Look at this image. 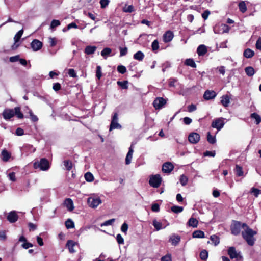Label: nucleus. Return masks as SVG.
<instances>
[{"instance_id":"c03bdc74","label":"nucleus","mask_w":261,"mask_h":261,"mask_svg":"<svg viewBox=\"0 0 261 261\" xmlns=\"http://www.w3.org/2000/svg\"><path fill=\"white\" fill-rule=\"evenodd\" d=\"M239 7L240 11L242 13L245 12L247 10V7L244 1H242L239 4Z\"/></svg>"},{"instance_id":"f257e3e1","label":"nucleus","mask_w":261,"mask_h":261,"mask_svg":"<svg viewBox=\"0 0 261 261\" xmlns=\"http://www.w3.org/2000/svg\"><path fill=\"white\" fill-rule=\"evenodd\" d=\"M243 228L244 230L242 232L243 239L250 246H253L255 239L253 237L257 234V232L251 229L246 223H243Z\"/></svg>"},{"instance_id":"bf43d9fd","label":"nucleus","mask_w":261,"mask_h":261,"mask_svg":"<svg viewBox=\"0 0 261 261\" xmlns=\"http://www.w3.org/2000/svg\"><path fill=\"white\" fill-rule=\"evenodd\" d=\"M116 240L119 244H123L124 243V239L120 234H118L116 236Z\"/></svg>"},{"instance_id":"8fccbe9b","label":"nucleus","mask_w":261,"mask_h":261,"mask_svg":"<svg viewBox=\"0 0 261 261\" xmlns=\"http://www.w3.org/2000/svg\"><path fill=\"white\" fill-rule=\"evenodd\" d=\"M208 257V252L206 250H203L200 253V257L202 260H205Z\"/></svg>"},{"instance_id":"5701e85b","label":"nucleus","mask_w":261,"mask_h":261,"mask_svg":"<svg viewBox=\"0 0 261 261\" xmlns=\"http://www.w3.org/2000/svg\"><path fill=\"white\" fill-rule=\"evenodd\" d=\"M180 240V238L178 235H172L170 238V241L172 245H176Z\"/></svg>"},{"instance_id":"9b49d317","label":"nucleus","mask_w":261,"mask_h":261,"mask_svg":"<svg viewBox=\"0 0 261 261\" xmlns=\"http://www.w3.org/2000/svg\"><path fill=\"white\" fill-rule=\"evenodd\" d=\"M7 219L10 223H15L18 219V215L15 211H11L8 214Z\"/></svg>"},{"instance_id":"1a4fd4ad","label":"nucleus","mask_w":261,"mask_h":261,"mask_svg":"<svg viewBox=\"0 0 261 261\" xmlns=\"http://www.w3.org/2000/svg\"><path fill=\"white\" fill-rule=\"evenodd\" d=\"M88 203L90 207L92 208H95L101 203V201L99 198H89L88 199Z\"/></svg>"},{"instance_id":"58836bf2","label":"nucleus","mask_w":261,"mask_h":261,"mask_svg":"<svg viewBox=\"0 0 261 261\" xmlns=\"http://www.w3.org/2000/svg\"><path fill=\"white\" fill-rule=\"evenodd\" d=\"M144 55L141 51H138L134 55V58L136 60L141 61L144 58Z\"/></svg>"},{"instance_id":"c9c22d12","label":"nucleus","mask_w":261,"mask_h":261,"mask_svg":"<svg viewBox=\"0 0 261 261\" xmlns=\"http://www.w3.org/2000/svg\"><path fill=\"white\" fill-rule=\"evenodd\" d=\"M84 177L85 180L88 182H92L94 180V176L93 174L90 172L86 173L85 174Z\"/></svg>"},{"instance_id":"c756f323","label":"nucleus","mask_w":261,"mask_h":261,"mask_svg":"<svg viewBox=\"0 0 261 261\" xmlns=\"http://www.w3.org/2000/svg\"><path fill=\"white\" fill-rule=\"evenodd\" d=\"M245 71L246 74L249 76H253L255 73V71L252 67L249 66L247 67L245 69Z\"/></svg>"},{"instance_id":"79ce46f5","label":"nucleus","mask_w":261,"mask_h":261,"mask_svg":"<svg viewBox=\"0 0 261 261\" xmlns=\"http://www.w3.org/2000/svg\"><path fill=\"white\" fill-rule=\"evenodd\" d=\"M29 114L30 115V119L32 122H36L38 121V118L33 114L32 110L29 109Z\"/></svg>"},{"instance_id":"393cba45","label":"nucleus","mask_w":261,"mask_h":261,"mask_svg":"<svg viewBox=\"0 0 261 261\" xmlns=\"http://www.w3.org/2000/svg\"><path fill=\"white\" fill-rule=\"evenodd\" d=\"M243 55L245 58H250L254 55V52L252 49L247 48L244 50Z\"/></svg>"},{"instance_id":"c85d7f7f","label":"nucleus","mask_w":261,"mask_h":261,"mask_svg":"<svg viewBox=\"0 0 261 261\" xmlns=\"http://www.w3.org/2000/svg\"><path fill=\"white\" fill-rule=\"evenodd\" d=\"M121 128V126L118 123V121H111L109 130L111 131L114 129H120Z\"/></svg>"},{"instance_id":"864d4df0","label":"nucleus","mask_w":261,"mask_h":261,"mask_svg":"<svg viewBox=\"0 0 261 261\" xmlns=\"http://www.w3.org/2000/svg\"><path fill=\"white\" fill-rule=\"evenodd\" d=\"M122 11L124 12H130V5L128 3L125 4L124 6L122 7Z\"/></svg>"},{"instance_id":"2f4dec72","label":"nucleus","mask_w":261,"mask_h":261,"mask_svg":"<svg viewBox=\"0 0 261 261\" xmlns=\"http://www.w3.org/2000/svg\"><path fill=\"white\" fill-rule=\"evenodd\" d=\"M128 81H117V85L120 86L123 89H128Z\"/></svg>"},{"instance_id":"a878e982","label":"nucleus","mask_w":261,"mask_h":261,"mask_svg":"<svg viewBox=\"0 0 261 261\" xmlns=\"http://www.w3.org/2000/svg\"><path fill=\"white\" fill-rule=\"evenodd\" d=\"M192 237L194 238H203L205 235L203 231L201 230H196L193 232Z\"/></svg>"},{"instance_id":"49530a36","label":"nucleus","mask_w":261,"mask_h":261,"mask_svg":"<svg viewBox=\"0 0 261 261\" xmlns=\"http://www.w3.org/2000/svg\"><path fill=\"white\" fill-rule=\"evenodd\" d=\"M188 178L186 175L182 174L180 176V182L182 186H184L186 185L188 182Z\"/></svg>"},{"instance_id":"09e8293b","label":"nucleus","mask_w":261,"mask_h":261,"mask_svg":"<svg viewBox=\"0 0 261 261\" xmlns=\"http://www.w3.org/2000/svg\"><path fill=\"white\" fill-rule=\"evenodd\" d=\"M96 76L98 80H100L102 76L101 68L100 66H97L96 67Z\"/></svg>"},{"instance_id":"dca6fc26","label":"nucleus","mask_w":261,"mask_h":261,"mask_svg":"<svg viewBox=\"0 0 261 261\" xmlns=\"http://www.w3.org/2000/svg\"><path fill=\"white\" fill-rule=\"evenodd\" d=\"M174 35L172 31H168L166 32L164 36H163V40L165 42H170L173 38Z\"/></svg>"},{"instance_id":"69168bd1","label":"nucleus","mask_w":261,"mask_h":261,"mask_svg":"<svg viewBox=\"0 0 261 261\" xmlns=\"http://www.w3.org/2000/svg\"><path fill=\"white\" fill-rule=\"evenodd\" d=\"M151 210L152 211L155 212H159L160 210L159 205L157 203H154V204H152V205L151 206Z\"/></svg>"},{"instance_id":"603ef678","label":"nucleus","mask_w":261,"mask_h":261,"mask_svg":"<svg viewBox=\"0 0 261 261\" xmlns=\"http://www.w3.org/2000/svg\"><path fill=\"white\" fill-rule=\"evenodd\" d=\"M99 3L100 4L101 8L104 9L108 6V5L110 3V1L109 0H100Z\"/></svg>"},{"instance_id":"ddd939ff","label":"nucleus","mask_w":261,"mask_h":261,"mask_svg":"<svg viewBox=\"0 0 261 261\" xmlns=\"http://www.w3.org/2000/svg\"><path fill=\"white\" fill-rule=\"evenodd\" d=\"M217 95L216 93L213 90H206L203 94V98L206 100L214 99Z\"/></svg>"},{"instance_id":"37998d69","label":"nucleus","mask_w":261,"mask_h":261,"mask_svg":"<svg viewBox=\"0 0 261 261\" xmlns=\"http://www.w3.org/2000/svg\"><path fill=\"white\" fill-rule=\"evenodd\" d=\"M61 24V22L58 20L54 19L51 21L50 25V28L51 29H55L56 27L59 26Z\"/></svg>"},{"instance_id":"473e14b6","label":"nucleus","mask_w":261,"mask_h":261,"mask_svg":"<svg viewBox=\"0 0 261 261\" xmlns=\"http://www.w3.org/2000/svg\"><path fill=\"white\" fill-rule=\"evenodd\" d=\"M23 33V30L21 29L16 34L14 37V40L15 43L18 42L20 40Z\"/></svg>"},{"instance_id":"f704fd0d","label":"nucleus","mask_w":261,"mask_h":261,"mask_svg":"<svg viewBox=\"0 0 261 261\" xmlns=\"http://www.w3.org/2000/svg\"><path fill=\"white\" fill-rule=\"evenodd\" d=\"M185 64L187 66H191V67L195 68L196 65L194 61L192 59H187L185 60Z\"/></svg>"},{"instance_id":"e433bc0d","label":"nucleus","mask_w":261,"mask_h":261,"mask_svg":"<svg viewBox=\"0 0 261 261\" xmlns=\"http://www.w3.org/2000/svg\"><path fill=\"white\" fill-rule=\"evenodd\" d=\"M65 226L67 229L73 228L75 226L73 221L70 219H68L66 221Z\"/></svg>"},{"instance_id":"39448f33","label":"nucleus","mask_w":261,"mask_h":261,"mask_svg":"<svg viewBox=\"0 0 261 261\" xmlns=\"http://www.w3.org/2000/svg\"><path fill=\"white\" fill-rule=\"evenodd\" d=\"M241 228H243V223L239 221L233 222L231 226L232 234L235 236L238 235L241 231Z\"/></svg>"},{"instance_id":"bb28decb","label":"nucleus","mask_w":261,"mask_h":261,"mask_svg":"<svg viewBox=\"0 0 261 261\" xmlns=\"http://www.w3.org/2000/svg\"><path fill=\"white\" fill-rule=\"evenodd\" d=\"M188 223L189 226L196 228L197 227L198 221L196 219L192 217L189 220Z\"/></svg>"},{"instance_id":"aec40b11","label":"nucleus","mask_w":261,"mask_h":261,"mask_svg":"<svg viewBox=\"0 0 261 261\" xmlns=\"http://www.w3.org/2000/svg\"><path fill=\"white\" fill-rule=\"evenodd\" d=\"M97 49L95 46H87L84 50V52L86 55H90L94 54Z\"/></svg>"},{"instance_id":"9d476101","label":"nucleus","mask_w":261,"mask_h":261,"mask_svg":"<svg viewBox=\"0 0 261 261\" xmlns=\"http://www.w3.org/2000/svg\"><path fill=\"white\" fill-rule=\"evenodd\" d=\"M188 139L190 143L196 144L200 140V135L197 133H192L189 134Z\"/></svg>"},{"instance_id":"0eeeda50","label":"nucleus","mask_w":261,"mask_h":261,"mask_svg":"<svg viewBox=\"0 0 261 261\" xmlns=\"http://www.w3.org/2000/svg\"><path fill=\"white\" fill-rule=\"evenodd\" d=\"M166 100L163 97H157L154 99L153 105L156 110L161 109L166 105Z\"/></svg>"},{"instance_id":"0e129e2a","label":"nucleus","mask_w":261,"mask_h":261,"mask_svg":"<svg viewBox=\"0 0 261 261\" xmlns=\"http://www.w3.org/2000/svg\"><path fill=\"white\" fill-rule=\"evenodd\" d=\"M15 134L17 136H22L24 134V130L20 127H18L16 129Z\"/></svg>"},{"instance_id":"ea45409f","label":"nucleus","mask_w":261,"mask_h":261,"mask_svg":"<svg viewBox=\"0 0 261 261\" xmlns=\"http://www.w3.org/2000/svg\"><path fill=\"white\" fill-rule=\"evenodd\" d=\"M234 171L237 175L238 176H241L243 175L244 173L243 171V169L241 166L239 165H236Z\"/></svg>"},{"instance_id":"423d86ee","label":"nucleus","mask_w":261,"mask_h":261,"mask_svg":"<svg viewBox=\"0 0 261 261\" xmlns=\"http://www.w3.org/2000/svg\"><path fill=\"white\" fill-rule=\"evenodd\" d=\"M224 120L225 119L222 117L216 119L213 121L212 126L213 128H217L218 130H220L225 124Z\"/></svg>"},{"instance_id":"7ed1b4c3","label":"nucleus","mask_w":261,"mask_h":261,"mask_svg":"<svg viewBox=\"0 0 261 261\" xmlns=\"http://www.w3.org/2000/svg\"><path fill=\"white\" fill-rule=\"evenodd\" d=\"M227 252L231 259H235L237 261L243 259L241 252L237 251L234 247H229Z\"/></svg>"},{"instance_id":"f03ea898","label":"nucleus","mask_w":261,"mask_h":261,"mask_svg":"<svg viewBox=\"0 0 261 261\" xmlns=\"http://www.w3.org/2000/svg\"><path fill=\"white\" fill-rule=\"evenodd\" d=\"M33 167L37 169L39 168L41 170L46 171L50 168L49 161L46 158H41L40 161L35 162L33 164Z\"/></svg>"},{"instance_id":"338daca9","label":"nucleus","mask_w":261,"mask_h":261,"mask_svg":"<svg viewBox=\"0 0 261 261\" xmlns=\"http://www.w3.org/2000/svg\"><path fill=\"white\" fill-rule=\"evenodd\" d=\"M161 261H172L171 255L170 254H167L162 257Z\"/></svg>"},{"instance_id":"f3484780","label":"nucleus","mask_w":261,"mask_h":261,"mask_svg":"<svg viewBox=\"0 0 261 261\" xmlns=\"http://www.w3.org/2000/svg\"><path fill=\"white\" fill-rule=\"evenodd\" d=\"M230 96L228 95H224L221 97V103L224 107H227L229 106L230 100Z\"/></svg>"},{"instance_id":"412c9836","label":"nucleus","mask_w":261,"mask_h":261,"mask_svg":"<svg viewBox=\"0 0 261 261\" xmlns=\"http://www.w3.org/2000/svg\"><path fill=\"white\" fill-rule=\"evenodd\" d=\"M14 110V116H16L18 119H23L24 115L21 111V108L20 107H15Z\"/></svg>"},{"instance_id":"4468645a","label":"nucleus","mask_w":261,"mask_h":261,"mask_svg":"<svg viewBox=\"0 0 261 261\" xmlns=\"http://www.w3.org/2000/svg\"><path fill=\"white\" fill-rule=\"evenodd\" d=\"M174 168L173 165L170 162L164 163L162 166V171L164 173H170Z\"/></svg>"},{"instance_id":"72a5a7b5","label":"nucleus","mask_w":261,"mask_h":261,"mask_svg":"<svg viewBox=\"0 0 261 261\" xmlns=\"http://www.w3.org/2000/svg\"><path fill=\"white\" fill-rule=\"evenodd\" d=\"M64 165L66 167V170L69 171H70L72 168V163L69 160H65L64 161Z\"/></svg>"},{"instance_id":"f8f14e48","label":"nucleus","mask_w":261,"mask_h":261,"mask_svg":"<svg viewBox=\"0 0 261 261\" xmlns=\"http://www.w3.org/2000/svg\"><path fill=\"white\" fill-rule=\"evenodd\" d=\"M31 46L34 51H37L42 47V43L37 39H34L31 43Z\"/></svg>"},{"instance_id":"20e7f679","label":"nucleus","mask_w":261,"mask_h":261,"mask_svg":"<svg viewBox=\"0 0 261 261\" xmlns=\"http://www.w3.org/2000/svg\"><path fill=\"white\" fill-rule=\"evenodd\" d=\"M161 181L162 179L160 175L156 174L150 177L149 182L151 186L158 188L160 186Z\"/></svg>"},{"instance_id":"cd10ccee","label":"nucleus","mask_w":261,"mask_h":261,"mask_svg":"<svg viewBox=\"0 0 261 261\" xmlns=\"http://www.w3.org/2000/svg\"><path fill=\"white\" fill-rule=\"evenodd\" d=\"M152 224L156 230L159 231L161 229L165 228V227H162V224L161 222L158 221L156 220H153Z\"/></svg>"},{"instance_id":"7c9ffc66","label":"nucleus","mask_w":261,"mask_h":261,"mask_svg":"<svg viewBox=\"0 0 261 261\" xmlns=\"http://www.w3.org/2000/svg\"><path fill=\"white\" fill-rule=\"evenodd\" d=\"M251 118L255 120V123L257 125L261 122L260 116L256 113H253L251 114Z\"/></svg>"},{"instance_id":"6ab92c4d","label":"nucleus","mask_w":261,"mask_h":261,"mask_svg":"<svg viewBox=\"0 0 261 261\" xmlns=\"http://www.w3.org/2000/svg\"><path fill=\"white\" fill-rule=\"evenodd\" d=\"M64 204L69 211H72L74 209L73 202L71 199L66 198L64 201Z\"/></svg>"},{"instance_id":"5fc2aeb1","label":"nucleus","mask_w":261,"mask_h":261,"mask_svg":"<svg viewBox=\"0 0 261 261\" xmlns=\"http://www.w3.org/2000/svg\"><path fill=\"white\" fill-rule=\"evenodd\" d=\"M48 42L51 47H54V46H56V45L57 44V40L56 38L50 37V38H49Z\"/></svg>"},{"instance_id":"680f3d73","label":"nucleus","mask_w":261,"mask_h":261,"mask_svg":"<svg viewBox=\"0 0 261 261\" xmlns=\"http://www.w3.org/2000/svg\"><path fill=\"white\" fill-rule=\"evenodd\" d=\"M68 73L70 77H76L77 76L76 72L74 69H69Z\"/></svg>"},{"instance_id":"4c0bfd02","label":"nucleus","mask_w":261,"mask_h":261,"mask_svg":"<svg viewBox=\"0 0 261 261\" xmlns=\"http://www.w3.org/2000/svg\"><path fill=\"white\" fill-rule=\"evenodd\" d=\"M171 210L173 213L177 214L182 212L184 208L182 206L174 205L171 207Z\"/></svg>"},{"instance_id":"4be33fe9","label":"nucleus","mask_w":261,"mask_h":261,"mask_svg":"<svg viewBox=\"0 0 261 261\" xmlns=\"http://www.w3.org/2000/svg\"><path fill=\"white\" fill-rule=\"evenodd\" d=\"M207 51L206 47L204 45H200L197 49L199 56H203L207 53Z\"/></svg>"},{"instance_id":"a18cd8bd","label":"nucleus","mask_w":261,"mask_h":261,"mask_svg":"<svg viewBox=\"0 0 261 261\" xmlns=\"http://www.w3.org/2000/svg\"><path fill=\"white\" fill-rule=\"evenodd\" d=\"M210 239L212 243H214L215 246H217L220 243L219 238L217 236H211L210 237Z\"/></svg>"},{"instance_id":"3c124183","label":"nucleus","mask_w":261,"mask_h":261,"mask_svg":"<svg viewBox=\"0 0 261 261\" xmlns=\"http://www.w3.org/2000/svg\"><path fill=\"white\" fill-rule=\"evenodd\" d=\"M117 71L121 74H124L126 72V68L124 66L119 65L117 67Z\"/></svg>"},{"instance_id":"4d7b16f0","label":"nucleus","mask_w":261,"mask_h":261,"mask_svg":"<svg viewBox=\"0 0 261 261\" xmlns=\"http://www.w3.org/2000/svg\"><path fill=\"white\" fill-rule=\"evenodd\" d=\"M115 219H111L109 220L106 221L101 224V226L111 225L113 224V222H115Z\"/></svg>"},{"instance_id":"de8ad7c7","label":"nucleus","mask_w":261,"mask_h":261,"mask_svg":"<svg viewBox=\"0 0 261 261\" xmlns=\"http://www.w3.org/2000/svg\"><path fill=\"white\" fill-rule=\"evenodd\" d=\"M207 139L210 143L214 144L216 142L215 137L211 135L210 132L207 133Z\"/></svg>"},{"instance_id":"a211bd4d","label":"nucleus","mask_w":261,"mask_h":261,"mask_svg":"<svg viewBox=\"0 0 261 261\" xmlns=\"http://www.w3.org/2000/svg\"><path fill=\"white\" fill-rule=\"evenodd\" d=\"M2 160L4 162H8L11 156V154L7 150L4 149L1 153Z\"/></svg>"},{"instance_id":"2eb2a0df","label":"nucleus","mask_w":261,"mask_h":261,"mask_svg":"<svg viewBox=\"0 0 261 261\" xmlns=\"http://www.w3.org/2000/svg\"><path fill=\"white\" fill-rule=\"evenodd\" d=\"M77 243L75 242H74L73 240H68L66 243V246L68 247L69 249V251L71 253H73L75 252V251L74 249V247L76 245Z\"/></svg>"},{"instance_id":"e2e57ef3","label":"nucleus","mask_w":261,"mask_h":261,"mask_svg":"<svg viewBox=\"0 0 261 261\" xmlns=\"http://www.w3.org/2000/svg\"><path fill=\"white\" fill-rule=\"evenodd\" d=\"M128 226L127 225V224L126 223H124L121 226V230L124 232V233H126V231H127L128 230Z\"/></svg>"},{"instance_id":"774afa93","label":"nucleus","mask_w":261,"mask_h":261,"mask_svg":"<svg viewBox=\"0 0 261 261\" xmlns=\"http://www.w3.org/2000/svg\"><path fill=\"white\" fill-rule=\"evenodd\" d=\"M255 46L257 49L261 50V37H259L256 41Z\"/></svg>"},{"instance_id":"052dcab7","label":"nucleus","mask_w":261,"mask_h":261,"mask_svg":"<svg viewBox=\"0 0 261 261\" xmlns=\"http://www.w3.org/2000/svg\"><path fill=\"white\" fill-rule=\"evenodd\" d=\"M216 153L215 151H206L204 153V155L205 156L214 157Z\"/></svg>"},{"instance_id":"6e6552de","label":"nucleus","mask_w":261,"mask_h":261,"mask_svg":"<svg viewBox=\"0 0 261 261\" xmlns=\"http://www.w3.org/2000/svg\"><path fill=\"white\" fill-rule=\"evenodd\" d=\"M2 115L5 120H9L14 116V110L11 109H5L2 113Z\"/></svg>"},{"instance_id":"a19ab883","label":"nucleus","mask_w":261,"mask_h":261,"mask_svg":"<svg viewBox=\"0 0 261 261\" xmlns=\"http://www.w3.org/2000/svg\"><path fill=\"white\" fill-rule=\"evenodd\" d=\"M250 192V193L253 194L255 197H257L258 195L261 194V190L254 187H252L251 189Z\"/></svg>"},{"instance_id":"6e6d98bb","label":"nucleus","mask_w":261,"mask_h":261,"mask_svg":"<svg viewBox=\"0 0 261 261\" xmlns=\"http://www.w3.org/2000/svg\"><path fill=\"white\" fill-rule=\"evenodd\" d=\"M151 47L153 50H156L159 49V45L157 40H155L153 41Z\"/></svg>"},{"instance_id":"b1692460","label":"nucleus","mask_w":261,"mask_h":261,"mask_svg":"<svg viewBox=\"0 0 261 261\" xmlns=\"http://www.w3.org/2000/svg\"><path fill=\"white\" fill-rule=\"evenodd\" d=\"M112 53V49L109 47L104 48L101 51V55L105 58L107 59V57L110 56Z\"/></svg>"},{"instance_id":"13d9d810","label":"nucleus","mask_w":261,"mask_h":261,"mask_svg":"<svg viewBox=\"0 0 261 261\" xmlns=\"http://www.w3.org/2000/svg\"><path fill=\"white\" fill-rule=\"evenodd\" d=\"M53 89L57 92L61 89V85L59 83H55L53 84Z\"/></svg>"}]
</instances>
